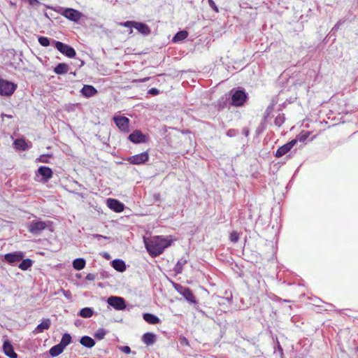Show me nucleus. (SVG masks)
<instances>
[{
    "instance_id": "33",
    "label": "nucleus",
    "mask_w": 358,
    "mask_h": 358,
    "mask_svg": "<svg viewBox=\"0 0 358 358\" xmlns=\"http://www.w3.org/2000/svg\"><path fill=\"white\" fill-rule=\"evenodd\" d=\"M187 260L184 259V258H181L180 259L176 266H174V268H173V271H175V273L176 274H180L182 272V270H183V266L187 264Z\"/></svg>"
},
{
    "instance_id": "27",
    "label": "nucleus",
    "mask_w": 358,
    "mask_h": 358,
    "mask_svg": "<svg viewBox=\"0 0 358 358\" xmlns=\"http://www.w3.org/2000/svg\"><path fill=\"white\" fill-rule=\"evenodd\" d=\"M86 260L83 257H78L73 259L72 262L73 268L76 271H80L85 267Z\"/></svg>"
},
{
    "instance_id": "34",
    "label": "nucleus",
    "mask_w": 358,
    "mask_h": 358,
    "mask_svg": "<svg viewBox=\"0 0 358 358\" xmlns=\"http://www.w3.org/2000/svg\"><path fill=\"white\" fill-rule=\"evenodd\" d=\"M188 36V32L185 30L180 31L173 38V42L177 43L185 40Z\"/></svg>"
},
{
    "instance_id": "50",
    "label": "nucleus",
    "mask_w": 358,
    "mask_h": 358,
    "mask_svg": "<svg viewBox=\"0 0 358 358\" xmlns=\"http://www.w3.org/2000/svg\"><path fill=\"white\" fill-rule=\"evenodd\" d=\"M152 196L154 201L158 202L161 201V195L159 193H153Z\"/></svg>"
},
{
    "instance_id": "8",
    "label": "nucleus",
    "mask_w": 358,
    "mask_h": 358,
    "mask_svg": "<svg viewBox=\"0 0 358 358\" xmlns=\"http://www.w3.org/2000/svg\"><path fill=\"white\" fill-rule=\"evenodd\" d=\"M106 302L109 306L116 310H124L127 308L126 301L121 296H110L107 298Z\"/></svg>"
},
{
    "instance_id": "35",
    "label": "nucleus",
    "mask_w": 358,
    "mask_h": 358,
    "mask_svg": "<svg viewBox=\"0 0 358 358\" xmlns=\"http://www.w3.org/2000/svg\"><path fill=\"white\" fill-rule=\"evenodd\" d=\"M106 333L107 331L105 329L100 328L94 333V336L96 339L101 341L104 338Z\"/></svg>"
},
{
    "instance_id": "57",
    "label": "nucleus",
    "mask_w": 358,
    "mask_h": 358,
    "mask_svg": "<svg viewBox=\"0 0 358 358\" xmlns=\"http://www.w3.org/2000/svg\"><path fill=\"white\" fill-rule=\"evenodd\" d=\"M103 257L106 258V259H110V255L108 252H104L103 255Z\"/></svg>"
},
{
    "instance_id": "48",
    "label": "nucleus",
    "mask_w": 358,
    "mask_h": 358,
    "mask_svg": "<svg viewBox=\"0 0 358 358\" xmlns=\"http://www.w3.org/2000/svg\"><path fill=\"white\" fill-rule=\"evenodd\" d=\"M100 275L101 279H106L110 278V275L108 271H102L100 272Z\"/></svg>"
},
{
    "instance_id": "60",
    "label": "nucleus",
    "mask_w": 358,
    "mask_h": 358,
    "mask_svg": "<svg viewBox=\"0 0 358 358\" xmlns=\"http://www.w3.org/2000/svg\"><path fill=\"white\" fill-rule=\"evenodd\" d=\"M41 182H43L44 184L48 182L49 180H40Z\"/></svg>"
},
{
    "instance_id": "38",
    "label": "nucleus",
    "mask_w": 358,
    "mask_h": 358,
    "mask_svg": "<svg viewBox=\"0 0 358 358\" xmlns=\"http://www.w3.org/2000/svg\"><path fill=\"white\" fill-rule=\"evenodd\" d=\"M38 43L43 47H48L50 45V40L45 36H39L38 38Z\"/></svg>"
},
{
    "instance_id": "26",
    "label": "nucleus",
    "mask_w": 358,
    "mask_h": 358,
    "mask_svg": "<svg viewBox=\"0 0 358 358\" xmlns=\"http://www.w3.org/2000/svg\"><path fill=\"white\" fill-rule=\"evenodd\" d=\"M21 262L18 264V268L20 269H21L22 271H28L29 270L32 266H33V264H34V260L29 259V258H26V259H22L20 260Z\"/></svg>"
},
{
    "instance_id": "21",
    "label": "nucleus",
    "mask_w": 358,
    "mask_h": 358,
    "mask_svg": "<svg viewBox=\"0 0 358 358\" xmlns=\"http://www.w3.org/2000/svg\"><path fill=\"white\" fill-rule=\"evenodd\" d=\"M141 341L148 346L152 345L157 341V335L153 332H146L143 334Z\"/></svg>"
},
{
    "instance_id": "20",
    "label": "nucleus",
    "mask_w": 358,
    "mask_h": 358,
    "mask_svg": "<svg viewBox=\"0 0 358 358\" xmlns=\"http://www.w3.org/2000/svg\"><path fill=\"white\" fill-rule=\"evenodd\" d=\"M143 319L149 324H158L162 322L160 318L156 315L150 313H144L142 315Z\"/></svg>"
},
{
    "instance_id": "19",
    "label": "nucleus",
    "mask_w": 358,
    "mask_h": 358,
    "mask_svg": "<svg viewBox=\"0 0 358 358\" xmlns=\"http://www.w3.org/2000/svg\"><path fill=\"white\" fill-rule=\"evenodd\" d=\"M111 266L117 272L123 273L127 269V264L122 259H115L110 262Z\"/></svg>"
},
{
    "instance_id": "36",
    "label": "nucleus",
    "mask_w": 358,
    "mask_h": 358,
    "mask_svg": "<svg viewBox=\"0 0 358 358\" xmlns=\"http://www.w3.org/2000/svg\"><path fill=\"white\" fill-rule=\"evenodd\" d=\"M285 117L283 113L278 114L274 120V124L275 126L280 127L285 122Z\"/></svg>"
},
{
    "instance_id": "51",
    "label": "nucleus",
    "mask_w": 358,
    "mask_h": 358,
    "mask_svg": "<svg viewBox=\"0 0 358 358\" xmlns=\"http://www.w3.org/2000/svg\"><path fill=\"white\" fill-rule=\"evenodd\" d=\"M30 6H36L40 4L38 0H26Z\"/></svg>"
},
{
    "instance_id": "43",
    "label": "nucleus",
    "mask_w": 358,
    "mask_h": 358,
    "mask_svg": "<svg viewBox=\"0 0 358 358\" xmlns=\"http://www.w3.org/2000/svg\"><path fill=\"white\" fill-rule=\"evenodd\" d=\"M226 134L229 137H234L238 134V131L234 129H230L227 131Z\"/></svg>"
},
{
    "instance_id": "7",
    "label": "nucleus",
    "mask_w": 358,
    "mask_h": 358,
    "mask_svg": "<svg viewBox=\"0 0 358 358\" xmlns=\"http://www.w3.org/2000/svg\"><path fill=\"white\" fill-rule=\"evenodd\" d=\"M231 104L235 106H241L244 104L248 99L247 94L244 90H232Z\"/></svg>"
},
{
    "instance_id": "54",
    "label": "nucleus",
    "mask_w": 358,
    "mask_h": 358,
    "mask_svg": "<svg viewBox=\"0 0 358 358\" xmlns=\"http://www.w3.org/2000/svg\"><path fill=\"white\" fill-rule=\"evenodd\" d=\"M243 134L247 137L249 136L250 131L249 129L246 127L243 128Z\"/></svg>"
},
{
    "instance_id": "29",
    "label": "nucleus",
    "mask_w": 358,
    "mask_h": 358,
    "mask_svg": "<svg viewBox=\"0 0 358 358\" xmlns=\"http://www.w3.org/2000/svg\"><path fill=\"white\" fill-rule=\"evenodd\" d=\"M134 27L143 35L146 36L150 33V27L144 23L136 22L134 24Z\"/></svg>"
},
{
    "instance_id": "58",
    "label": "nucleus",
    "mask_w": 358,
    "mask_h": 358,
    "mask_svg": "<svg viewBox=\"0 0 358 358\" xmlns=\"http://www.w3.org/2000/svg\"><path fill=\"white\" fill-rule=\"evenodd\" d=\"M232 299H233V296H232V294H230L229 296H227L226 299L229 301V302H231L232 301Z\"/></svg>"
},
{
    "instance_id": "10",
    "label": "nucleus",
    "mask_w": 358,
    "mask_h": 358,
    "mask_svg": "<svg viewBox=\"0 0 358 358\" xmlns=\"http://www.w3.org/2000/svg\"><path fill=\"white\" fill-rule=\"evenodd\" d=\"M55 48L65 56L73 58L76 56V50L72 47L60 41H53Z\"/></svg>"
},
{
    "instance_id": "3",
    "label": "nucleus",
    "mask_w": 358,
    "mask_h": 358,
    "mask_svg": "<svg viewBox=\"0 0 358 358\" xmlns=\"http://www.w3.org/2000/svg\"><path fill=\"white\" fill-rule=\"evenodd\" d=\"M173 287L181 296H183L188 303L194 306L199 304V301L196 299L195 295L189 287L183 286L179 283H173Z\"/></svg>"
},
{
    "instance_id": "42",
    "label": "nucleus",
    "mask_w": 358,
    "mask_h": 358,
    "mask_svg": "<svg viewBox=\"0 0 358 358\" xmlns=\"http://www.w3.org/2000/svg\"><path fill=\"white\" fill-rule=\"evenodd\" d=\"M209 6L216 13L219 12L218 8L213 0H208Z\"/></svg>"
},
{
    "instance_id": "37",
    "label": "nucleus",
    "mask_w": 358,
    "mask_h": 358,
    "mask_svg": "<svg viewBox=\"0 0 358 358\" xmlns=\"http://www.w3.org/2000/svg\"><path fill=\"white\" fill-rule=\"evenodd\" d=\"M240 238V234L237 231H232L229 234V241L233 243H236L239 241Z\"/></svg>"
},
{
    "instance_id": "15",
    "label": "nucleus",
    "mask_w": 358,
    "mask_h": 358,
    "mask_svg": "<svg viewBox=\"0 0 358 358\" xmlns=\"http://www.w3.org/2000/svg\"><path fill=\"white\" fill-rule=\"evenodd\" d=\"M2 350L5 355L9 358H17V354L15 352L11 341L6 338L3 341Z\"/></svg>"
},
{
    "instance_id": "44",
    "label": "nucleus",
    "mask_w": 358,
    "mask_h": 358,
    "mask_svg": "<svg viewBox=\"0 0 358 358\" xmlns=\"http://www.w3.org/2000/svg\"><path fill=\"white\" fill-rule=\"evenodd\" d=\"M63 292V295L65 298H66L69 300H71L72 299V294L70 290H64L62 289Z\"/></svg>"
},
{
    "instance_id": "55",
    "label": "nucleus",
    "mask_w": 358,
    "mask_h": 358,
    "mask_svg": "<svg viewBox=\"0 0 358 358\" xmlns=\"http://www.w3.org/2000/svg\"><path fill=\"white\" fill-rule=\"evenodd\" d=\"M149 79H150L149 77H146V78H144L143 79L136 80L135 81L136 82H139V83H144V82L148 81Z\"/></svg>"
},
{
    "instance_id": "30",
    "label": "nucleus",
    "mask_w": 358,
    "mask_h": 358,
    "mask_svg": "<svg viewBox=\"0 0 358 358\" xmlns=\"http://www.w3.org/2000/svg\"><path fill=\"white\" fill-rule=\"evenodd\" d=\"M69 66L65 63L58 64L54 69V72L57 75H63L69 71Z\"/></svg>"
},
{
    "instance_id": "56",
    "label": "nucleus",
    "mask_w": 358,
    "mask_h": 358,
    "mask_svg": "<svg viewBox=\"0 0 358 358\" xmlns=\"http://www.w3.org/2000/svg\"><path fill=\"white\" fill-rule=\"evenodd\" d=\"M11 182L12 180H7V182L5 183V187L6 188H10L12 187Z\"/></svg>"
},
{
    "instance_id": "53",
    "label": "nucleus",
    "mask_w": 358,
    "mask_h": 358,
    "mask_svg": "<svg viewBox=\"0 0 358 358\" xmlns=\"http://www.w3.org/2000/svg\"><path fill=\"white\" fill-rule=\"evenodd\" d=\"M307 137H308L307 134L299 135L296 139H297V141L299 140L300 141H303L307 138Z\"/></svg>"
},
{
    "instance_id": "18",
    "label": "nucleus",
    "mask_w": 358,
    "mask_h": 358,
    "mask_svg": "<svg viewBox=\"0 0 358 358\" xmlns=\"http://www.w3.org/2000/svg\"><path fill=\"white\" fill-rule=\"evenodd\" d=\"M51 325V320L49 318H43L41 323H39L34 330L33 331L34 334H38L43 332L45 330L48 329Z\"/></svg>"
},
{
    "instance_id": "31",
    "label": "nucleus",
    "mask_w": 358,
    "mask_h": 358,
    "mask_svg": "<svg viewBox=\"0 0 358 358\" xmlns=\"http://www.w3.org/2000/svg\"><path fill=\"white\" fill-rule=\"evenodd\" d=\"M15 148L19 150H26L29 148L27 142L22 138H17L14 141Z\"/></svg>"
},
{
    "instance_id": "39",
    "label": "nucleus",
    "mask_w": 358,
    "mask_h": 358,
    "mask_svg": "<svg viewBox=\"0 0 358 358\" xmlns=\"http://www.w3.org/2000/svg\"><path fill=\"white\" fill-rule=\"evenodd\" d=\"M119 350L124 352V354H130V353H132L133 355H136V352L135 351H131V348L128 345H122V346H120L119 347Z\"/></svg>"
},
{
    "instance_id": "49",
    "label": "nucleus",
    "mask_w": 358,
    "mask_h": 358,
    "mask_svg": "<svg viewBox=\"0 0 358 358\" xmlns=\"http://www.w3.org/2000/svg\"><path fill=\"white\" fill-rule=\"evenodd\" d=\"M134 23H136V22L127 21V22H124V23H122V25H123L125 27L131 28V27H134Z\"/></svg>"
},
{
    "instance_id": "14",
    "label": "nucleus",
    "mask_w": 358,
    "mask_h": 358,
    "mask_svg": "<svg viewBox=\"0 0 358 358\" xmlns=\"http://www.w3.org/2000/svg\"><path fill=\"white\" fill-rule=\"evenodd\" d=\"M297 143V139H293L289 142L284 144L283 145L278 148L275 152V156L276 157H281L286 155L291 149Z\"/></svg>"
},
{
    "instance_id": "32",
    "label": "nucleus",
    "mask_w": 358,
    "mask_h": 358,
    "mask_svg": "<svg viewBox=\"0 0 358 358\" xmlns=\"http://www.w3.org/2000/svg\"><path fill=\"white\" fill-rule=\"evenodd\" d=\"M72 343V337L69 333H64L62 335V339L59 342V344L66 348L69 345Z\"/></svg>"
},
{
    "instance_id": "11",
    "label": "nucleus",
    "mask_w": 358,
    "mask_h": 358,
    "mask_svg": "<svg viewBox=\"0 0 358 358\" xmlns=\"http://www.w3.org/2000/svg\"><path fill=\"white\" fill-rule=\"evenodd\" d=\"M113 121L118 129L124 132H129V119L125 116L115 115L113 117Z\"/></svg>"
},
{
    "instance_id": "47",
    "label": "nucleus",
    "mask_w": 358,
    "mask_h": 358,
    "mask_svg": "<svg viewBox=\"0 0 358 358\" xmlns=\"http://www.w3.org/2000/svg\"><path fill=\"white\" fill-rule=\"evenodd\" d=\"M148 93L149 94H151V95H153V96H155V95H157L159 94V90L155 87H152L151 89H150L148 92Z\"/></svg>"
},
{
    "instance_id": "2",
    "label": "nucleus",
    "mask_w": 358,
    "mask_h": 358,
    "mask_svg": "<svg viewBox=\"0 0 358 358\" xmlns=\"http://www.w3.org/2000/svg\"><path fill=\"white\" fill-rule=\"evenodd\" d=\"M269 185L272 188L274 199L282 201L292 187V180H289L288 182H286V180H271Z\"/></svg>"
},
{
    "instance_id": "4",
    "label": "nucleus",
    "mask_w": 358,
    "mask_h": 358,
    "mask_svg": "<svg viewBox=\"0 0 358 358\" xmlns=\"http://www.w3.org/2000/svg\"><path fill=\"white\" fill-rule=\"evenodd\" d=\"M57 12L62 16L74 22H78L83 17V13L78 10L71 8L59 7Z\"/></svg>"
},
{
    "instance_id": "40",
    "label": "nucleus",
    "mask_w": 358,
    "mask_h": 358,
    "mask_svg": "<svg viewBox=\"0 0 358 358\" xmlns=\"http://www.w3.org/2000/svg\"><path fill=\"white\" fill-rule=\"evenodd\" d=\"M274 348H275V352H278L280 357H282L283 349L278 339H276L275 345Z\"/></svg>"
},
{
    "instance_id": "9",
    "label": "nucleus",
    "mask_w": 358,
    "mask_h": 358,
    "mask_svg": "<svg viewBox=\"0 0 358 358\" xmlns=\"http://www.w3.org/2000/svg\"><path fill=\"white\" fill-rule=\"evenodd\" d=\"M17 88V85L4 79H0V95L10 96Z\"/></svg>"
},
{
    "instance_id": "46",
    "label": "nucleus",
    "mask_w": 358,
    "mask_h": 358,
    "mask_svg": "<svg viewBox=\"0 0 358 358\" xmlns=\"http://www.w3.org/2000/svg\"><path fill=\"white\" fill-rule=\"evenodd\" d=\"M180 343L182 345H187V346L189 345L188 339L185 336H181L180 338Z\"/></svg>"
},
{
    "instance_id": "24",
    "label": "nucleus",
    "mask_w": 358,
    "mask_h": 358,
    "mask_svg": "<svg viewBox=\"0 0 358 358\" xmlns=\"http://www.w3.org/2000/svg\"><path fill=\"white\" fill-rule=\"evenodd\" d=\"M80 343L87 348H93L95 344V340L89 336H83L79 339Z\"/></svg>"
},
{
    "instance_id": "59",
    "label": "nucleus",
    "mask_w": 358,
    "mask_h": 358,
    "mask_svg": "<svg viewBox=\"0 0 358 358\" xmlns=\"http://www.w3.org/2000/svg\"><path fill=\"white\" fill-rule=\"evenodd\" d=\"M80 66H82L84 65V62L83 61H80Z\"/></svg>"
},
{
    "instance_id": "25",
    "label": "nucleus",
    "mask_w": 358,
    "mask_h": 358,
    "mask_svg": "<svg viewBox=\"0 0 358 358\" xmlns=\"http://www.w3.org/2000/svg\"><path fill=\"white\" fill-rule=\"evenodd\" d=\"M95 313V311L93 308L91 307H85L81 308L78 313V316L83 317V318H90Z\"/></svg>"
},
{
    "instance_id": "22",
    "label": "nucleus",
    "mask_w": 358,
    "mask_h": 358,
    "mask_svg": "<svg viewBox=\"0 0 358 358\" xmlns=\"http://www.w3.org/2000/svg\"><path fill=\"white\" fill-rule=\"evenodd\" d=\"M36 175V176H41L43 179H50L52 176V171L50 168L42 166L37 169Z\"/></svg>"
},
{
    "instance_id": "17",
    "label": "nucleus",
    "mask_w": 358,
    "mask_h": 358,
    "mask_svg": "<svg viewBox=\"0 0 358 358\" xmlns=\"http://www.w3.org/2000/svg\"><path fill=\"white\" fill-rule=\"evenodd\" d=\"M128 138L134 143H141L146 141L147 136L140 130L136 129L129 134Z\"/></svg>"
},
{
    "instance_id": "12",
    "label": "nucleus",
    "mask_w": 358,
    "mask_h": 358,
    "mask_svg": "<svg viewBox=\"0 0 358 358\" xmlns=\"http://www.w3.org/2000/svg\"><path fill=\"white\" fill-rule=\"evenodd\" d=\"M106 205L108 208L115 213H122L125 208V206L122 202L113 198H108L106 199Z\"/></svg>"
},
{
    "instance_id": "23",
    "label": "nucleus",
    "mask_w": 358,
    "mask_h": 358,
    "mask_svg": "<svg viewBox=\"0 0 358 358\" xmlns=\"http://www.w3.org/2000/svg\"><path fill=\"white\" fill-rule=\"evenodd\" d=\"M81 94L87 98L94 96L97 93V90L92 85H85L80 90Z\"/></svg>"
},
{
    "instance_id": "28",
    "label": "nucleus",
    "mask_w": 358,
    "mask_h": 358,
    "mask_svg": "<svg viewBox=\"0 0 358 358\" xmlns=\"http://www.w3.org/2000/svg\"><path fill=\"white\" fill-rule=\"evenodd\" d=\"M65 348L62 347V345L59 344V343L57 345H53L50 349L49 350V354L50 357H55L59 356L60 354H62Z\"/></svg>"
},
{
    "instance_id": "45",
    "label": "nucleus",
    "mask_w": 358,
    "mask_h": 358,
    "mask_svg": "<svg viewBox=\"0 0 358 358\" xmlns=\"http://www.w3.org/2000/svg\"><path fill=\"white\" fill-rule=\"evenodd\" d=\"M92 236L94 238H96L98 241H100L101 239L108 240L110 238V237H108V236H106L103 235H101V234H93Z\"/></svg>"
},
{
    "instance_id": "1",
    "label": "nucleus",
    "mask_w": 358,
    "mask_h": 358,
    "mask_svg": "<svg viewBox=\"0 0 358 358\" xmlns=\"http://www.w3.org/2000/svg\"><path fill=\"white\" fill-rule=\"evenodd\" d=\"M173 241L171 236H156L149 243H145V248L151 257H156L170 247Z\"/></svg>"
},
{
    "instance_id": "13",
    "label": "nucleus",
    "mask_w": 358,
    "mask_h": 358,
    "mask_svg": "<svg viewBox=\"0 0 358 358\" xmlns=\"http://www.w3.org/2000/svg\"><path fill=\"white\" fill-rule=\"evenodd\" d=\"M71 182V187H73V189H69V185H65V189L71 193L76 194L80 196L82 198H85L86 196V193L81 191L82 189H86L82 185L79 184L78 180H70Z\"/></svg>"
},
{
    "instance_id": "16",
    "label": "nucleus",
    "mask_w": 358,
    "mask_h": 358,
    "mask_svg": "<svg viewBox=\"0 0 358 358\" xmlns=\"http://www.w3.org/2000/svg\"><path fill=\"white\" fill-rule=\"evenodd\" d=\"M149 159V155L147 152H143L133 156L129 157L127 161L132 164H141L147 162Z\"/></svg>"
},
{
    "instance_id": "52",
    "label": "nucleus",
    "mask_w": 358,
    "mask_h": 358,
    "mask_svg": "<svg viewBox=\"0 0 358 358\" xmlns=\"http://www.w3.org/2000/svg\"><path fill=\"white\" fill-rule=\"evenodd\" d=\"M95 279V275L93 274V273H88L86 276H85V280H88V281H92Z\"/></svg>"
},
{
    "instance_id": "5",
    "label": "nucleus",
    "mask_w": 358,
    "mask_h": 358,
    "mask_svg": "<svg viewBox=\"0 0 358 358\" xmlns=\"http://www.w3.org/2000/svg\"><path fill=\"white\" fill-rule=\"evenodd\" d=\"M25 256V252L22 251H15L6 253L1 257V261L9 265L14 266L16 262L22 259Z\"/></svg>"
},
{
    "instance_id": "6",
    "label": "nucleus",
    "mask_w": 358,
    "mask_h": 358,
    "mask_svg": "<svg viewBox=\"0 0 358 358\" xmlns=\"http://www.w3.org/2000/svg\"><path fill=\"white\" fill-rule=\"evenodd\" d=\"M47 227V224L45 221L41 220H33L29 222L27 229L31 234L38 236Z\"/></svg>"
},
{
    "instance_id": "41",
    "label": "nucleus",
    "mask_w": 358,
    "mask_h": 358,
    "mask_svg": "<svg viewBox=\"0 0 358 358\" xmlns=\"http://www.w3.org/2000/svg\"><path fill=\"white\" fill-rule=\"evenodd\" d=\"M52 157L51 155H41L37 159V160L42 163H49V158Z\"/></svg>"
}]
</instances>
